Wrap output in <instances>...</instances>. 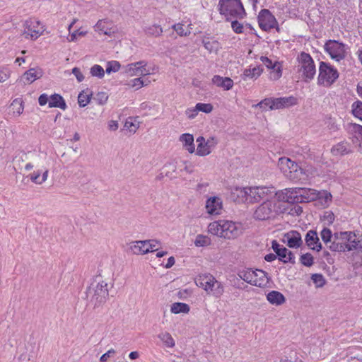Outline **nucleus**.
<instances>
[{"label":"nucleus","mask_w":362,"mask_h":362,"mask_svg":"<svg viewBox=\"0 0 362 362\" xmlns=\"http://www.w3.org/2000/svg\"><path fill=\"white\" fill-rule=\"evenodd\" d=\"M321 192L311 188H286L276 193V200H266L255 210L253 217L255 220L267 221L274 219L279 214L284 213V206L281 202L291 204L307 203L322 197Z\"/></svg>","instance_id":"nucleus-1"},{"label":"nucleus","mask_w":362,"mask_h":362,"mask_svg":"<svg viewBox=\"0 0 362 362\" xmlns=\"http://www.w3.org/2000/svg\"><path fill=\"white\" fill-rule=\"evenodd\" d=\"M328 248L332 252H344L359 250L362 245L354 232L344 231L334 233V240Z\"/></svg>","instance_id":"nucleus-2"},{"label":"nucleus","mask_w":362,"mask_h":362,"mask_svg":"<svg viewBox=\"0 0 362 362\" xmlns=\"http://www.w3.org/2000/svg\"><path fill=\"white\" fill-rule=\"evenodd\" d=\"M278 167L284 176L293 182H305L308 179L306 171L289 158H280Z\"/></svg>","instance_id":"nucleus-3"},{"label":"nucleus","mask_w":362,"mask_h":362,"mask_svg":"<svg viewBox=\"0 0 362 362\" xmlns=\"http://www.w3.org/2000/svg\"><path fill=\"white\" fill-rule=\"evenodd\" d=\"M86 298L94 304L99 306L104 303L109 296L108 284L101 276H96L86 290Z\"/></svg>","instance_id":"nucleus-4"},{"label":"nucleus","mask_w":362,"mask_h":362,"mask_svg":"<svg viewBox=\"0 0 362 362\" xmlns=\"http://www.w3.org/2000/svg\"><path fill=\"white\" fill-rule=\"evenodd\" d=\"M208 231L212 235L228 239L235 238L241 233L236 223L227 220H218L209 223Z\"/></svg>","instance_id":"nucleus-5"},{"label":"nucleus","mask_w":362,"mask_h":362,"mask_svg":"<svg viewBox=\"0 0 362 362\" xmlns=\"http://www.w3.org/2000/svg\"><path fill=\"white\" fill-rule=\"evenodd\" d=\"M196 284L203 288L208 294L220 298L224 293V286L210 274H199L195 279Z\"/></svg>","instance_id":"nucleus-6"},{"label":"nucleus","mask_w":362,"mask_h":362,"mask_svg":"<svg viewBox=\"0 0 362 362\" xmlns=\"http://www.w3.org/2000/svg\"><path fill=\"white\" fill-rule=\"evenodd\" d=\"M218 11L226 16V20L232 18H243L246 13L240 0H219Z\"/></svg>","instance_id":"nucleus-7"},{"label":"nucleus","mask_w":362,"mask_h":362,"mask_svg":"<svg viewBox=\"0 0 362 362\" xmlns=\"http://www.w3.org/2000/svg\"><path fill=\"white\" fill-rule=\"evenodd\" d=\"M296 59L298 71L301 75L302 80L310 82L316 74V68L312 57L308 53L301 52Z\"/></svg>","instance_id":"nucleus-8"},{"label":"nucleus","mask_w":362,"mask_h":362,"mask_svg":"<svg viewBox=\"0 0 362 362\" xmlns=\"http://www.w3.org/2000/svg\"><path fill=\"white\" fill-rule=\"evenodd\" d=\"M238 275L245 282L258 287H264L269 282L268 274L260 269H247L240 271Z\"/></svg>","instance_id":"nucleus-9"},{"label":"nucleus","mask_w":362,"mask_h":362,"mask_svg":"<svg viewBox=\"0 0 362 362\" xmlns=\"http://www.w3.org/2000/svg\"><path fill=\"white\" fill-rule=\"evenodd\" d=\"M339 72L337 69L329 63L321 62L319 66V75L317 82L319 85L325 87H330L339 78Z\"/></svg>","instance_id":"nucleus-10"},{"label":"nucleus","mask_w":362,"mask_h":362,"mask_svg":"<svg viewBox=\"0 0 362 362\" xmlns=\"http://www.w3.org/2000/svg\"><path fill=\"white\" fill-rule=\"evenodd\" d=\"M325 50L336 62H340L346 57L345 45L337 40H329L324 45Z\"/></svg>","instance_id":"nucleus-11"},{"label":"nucleus","mask_w":362,"mask_h":362,"mask_svg":"<svg viewBox=\"0 0 362 362\" xmlns=\"http://www.w3.org/2000/svg\"><path fill=\"white\" fill-rule=\"evenodd\" d=\"M42 33L43 29L40 26V22L39 21L36 19H29L24 22L22 35H23L25 39L35 40Z\"/></svg>","instance_id":"nucleus-12"},{"label":"nucleus","mask_w":362,"mask_h":362,"mask_svg":"<svg viewBox=\"0 0 362 362\" xmlns=\"http://www.w3.org/2000/svg\"><path fill=\"white\" fill-rule=\"evenodd\" d=\"M258 23L262 30L268 31L276 25L277 21L268 9H262L258 15Z\"/></svg>","instance_id":"nucleus-13"},{"label":"nucleus","mask_w":362,"mask_h":362,"mask_svg":"<svg viewBox=\"0 0 362 362\" xmlns=\"http://www.w3.org/2000/svg\"><path fill=\"white\" fill-rule=\"evenodd\" d=\"M146 62L144 61L137 62L136 63L128 64L125 68V72L129 76H145L149 74L148 71L146 69Z\"/></svg>","instance_id":"nucleus-14"},{"label":"nucleus","mask_w":362,"mask_h":362,"mask_svg":"<svg viewBox=\"0 0 362 362\" xmlns=\"http://www.w3.org/2000/svg\"><path fill=\"white\" fill-rule=\"evenodd\" d=\"M283 241L291 248H298L303 244L301 235L296 230H291L286 233L284 236Z\"/></svg>","instance_id":"nucleus-15"},{"label":"nucleus","mask_w":362,"mask_h":362,"mask_svg":"<svg viewBox=\"0 0 362 362\" xmlns=\"http://www.w3.org/2000/svg\"><path fill=\"white\" fill-rule=\"evenodd\" d=\"M267 187H248L249 195L251 198L250 202H259L260 199L265 198L267 195L273 193L271 189Z\"/></svg>","instance_id":"nucleus-16"},{"label":"nucleus","mask_w":362,"mask_h":362,"mask_svg":"<svg viewBox=\"0 0 362 362\" xmlns=\"http://www.w3.org/2000/svg\"><path fill=\"white\" fill-rule=\"evenodd\" d=\"M305 241L307 246L313 250L319 252L322 248V244L320 242V239L315 230H308L305 235Z\"/></svg>","instance_id":"nucleus-17"},{"label":"nucleus","mask_w":362,"mask_h":362,"mask_svg":"<svg viewBox=\"0 0 362 362\" xmlns=\"http://www.w3.org/2000/svg\"><path fill=\"white\" fill-rule=\"evenodd\" d=\"M348 131L354 144L362 148V126L356 123L348 124Z\"/></svg>","instance_id":"nucleus-18"},{"label":"nucleus","mask_w":362,"mask_h":362,"mask_svg":"<svg viewBox=\"0 0 362 362\" xmlns=\"http://www.w3.org/2000/svg\"><path fill=\"white\" fill-rule=\"evenodd\" d=\"M206 209L207 213L211 215L220 214L222 210L221 199L217 197L209 198L206 202Z\"/></svg>","instance_id":"nucleus-19"},{"label":"nucleus","mask_w":362,"mask_h":362,"mask_svg":"<svg viewBox=\"0 0 362 362\" xmlns=\"http://www.w3.org/2000/svg\"><path fill=\"white\" fill-rule=\"evenodd\" d=\"M298 103V100L293 96L275 98V110L288 108Z\"/></svg>","instance_id":"nucleus-20"},{"label":"nucleus","mask_w":362,"mask_h":362,"mask_svg":"<svg viewBox=\"0 0 362 362\" xmlns=\"http://www.w3.org/2000/svg\"><path fill=\"white\" fill-rule=\"evenodd\" d=\"M331 151L334 156H341L351 153L352 152V148L349 143L346 141H341L333 146Z\"/></svg>","instance_id":"nucleus-21"},{"label":"nucleus","mask_w":362,"mask_h":362,"mask_svg":"<svg viewBox=\"0 0 362 362\" xmlns=\"http://www.w3.org/2000/svg\"><path fill=\"white\" fill-rule=\"evenodd\" d=\"M42 76V71L41 69H35L34 68L28 69L25 71L22 76L21 80L24 81V83H31L35 80L41 78Z\"/></svg>","instance_id":"nucleus-22"},{"label":"nucleus","mask_w":362,"mask_h":362,"mask_svg":"<svg viewBox=\"0 0 362 362\" xmlns=\"http://www.w3.org/2000/svg\"><path fill=\"white\" fill-rule=\"evenodd\" d=\"M148 243L146 240H138L131 243L130 249L135 255H144L148 253Z\"/></svg>","instance_id":"nucleus-23"},{"label":"nucleus","mask_w":362,"mask_h":362,"mask_svg":"<svg viewBox=\"0 0 362 362\" xmlns=\"http://www.w3.org/2000/svg\"><path fill=\"white\" fill-rule=\"evenodd\" d=\"M212 82L217 86L222 87L227 90L231 89L233 86V81L231 78L222 77L218 75H216L213 77Z\"/></svg>","instance_id":"nucleus-24"},{"label":"nucleus","mask_w":362,"mask_h":362,"mask_svg":"<svg viewBox=\"0 0 362 362\" xmlns=\"http://www.w3.org/2000/svg\"><path fill=\"white\" fill-rule=\"evenodd\" d=\"M267 300L272 305H280L285 303L284 296L277 291H272L267 295Z\"/></svg>","instance_id":"nucleus-25"},{"label":"nucleus","mask_w":362,"mask_h":362,"mask_svg":"<svg viewBox=\"0 0 362 362\" xmlns=\"http://www.w3.org/2000/svg\"><path fill=\"white\" fill-rule=\"evenodd\" d=\"M49 107H59L63 110L66 109V104L63 97L59 94H53L49 97Z\"/></svg>","instance_id":"nucleus-26"},{"label":"nucleus","mask_w":362,"mask_h":362,"mask_svg":"<svg viewBox=\"0 0 362 362\" xmlns=\"http://www.w3.org/2000/svg\"><path fill=\"white\" fill-rule=\"evenodd\" d=\"M180 141L183 143V146L189 151V153H192L195 151V147L194 144V137L192 134H182L180 136Z\"/></svg>","instance_id":"nucleus-27"},{"label":"nucleus","mask_w":362,"mask_h":362,"mask_svg":"<svg viewBox=\"0 0 362 362\" xmlns=\"http://www.w3.org/2000/svg\"><path fill=\"white\" fill-rule=\"evenodd\" d=\"M262 71L263 69L259 66H255L252 69H245L243 74V78L244 80H246L247 78L256 79L261 75Z\"/></svg>","instance_id":"nucleus-28"},{"label":"nucleus","mask_w":362,"mask_h":362,"mask_svg":"<svg viewBox=\"0 0 362 362\" xmlns=\"http://www.w3.org/2000/svg\"><path fill=\"white\" fill-rule=\"evenodd\" d=\"M233 194H236L239 202H251L250 196L249 195L248 187H237L233 192Z\"/></svg>","instance_id":"nucleus-29"},{"label":"nucleus","mask_w":362,"mask_h":362,"mask_svg":"<svg viewBox=\"0 0 362 362\" xmlns=\"http://www.w3.org/2000/svg\"><path fill=\"white\" fill-rule=\"evenodd\" d=\"M272 247L276 252V255L279 257V259L283 262L286 257V253H288V249L278 243L276 240H273Z\"/></svg>","instance_id":"nucleus-30"},{"label":"nucleus","mask_w":362,"mask_h":362,"mask_svg":"<svg viewBox=\"0 0 362 362\" xmlns=\"http://www.w3.org/2000/svg\"><path fill=\"white\" fill-rule=\"evenodd\" d=\"M202 43L209 52H217L221 48L219 42L215 40H211L209 38H204Z\"/></svg>","instance_id":"nucleus-31"},{"label":"nucleus","mask_w":362,"mask_h":362,"mask_svg":"<svg viewBox=\"0 0 362 362\" xmlns=\"http://www.w3.org/2000/svg\"><path fill=\"white\" fill-rule=\"evenodd\" d=\"M269 78L273 81H276L281 78L282 75V66L281 64L277 61H275L274 66L270 69Z\"/></svg>","instance_id":"nucleus-32"},{"label":"nucleus","mask_w":362,"mask_h":362,"mask_svg":"<svg viewBox=\"0 0 362 362\" xmlns=\"http://www.w3.org/2000/svg\"><path fill=\"white\" fill-rule=\"evenodd\" d=\"M170 311L173 313H187L189 311V306L184 303H174L171 305Z\"/></svg>","instance_id":"nucleus-33"},{"label":"nucleus","mask_w":362,"mask_h":362,"mask_svg":"<svg viewBox=\"0 0 362 362\" xmlns=\"http://www.w3.org/2000/svg\"><path fill=\"white\" fill-rule=\"evenodd\" d=\"M107 22L104 20H99L95 25V30L110 36L114 32L107 26Z\"/></svg>","instance_id":"nucleus-34"},{"label":"nucleus","mask_w":362,"mask_h":362,"mask_svg":"<svg viewBox=\"0 0 362 362\" xmlns=\"http://www.w3.org/2000/svg\"><path fill=\"white\" fill-rule=\"evenodd\" d=\"M254 106L256 107H259L263 110H267V108L271 110H275V98H265Z\"/></svg>","instance_id":"nucleus-35"},{"label":"nucleus","mask_w":362,"mask_h":362,"mask_svg":"<svg viewBox=\"0 0 362 362\" xmlns=\"http://www.w3.org/2000/svg\"><path fill=\"white\" fill-rule=\"evenodd\" d=\"M158 337L169 348L175 346V341L169 332H164L158 334Z\"/></svg>","instance_id":"nucleus-36"},{"label":"nucleus","mask_w":362,"mask_h":362,"mask_svg":"<svg viewBox=\"0 0 362 362\" xmlns=\"http://www.w3.org/2000/svg\"><path fill=\"white\" fill-rule=\"evenodd\" d=\"M320 236L327 247L334 240V234H332L331 230L327 228H323L320 233Z\"/></svg>","instance_id":"nucleus-37"},{"label":"nucleus","mask_w":362,"mask_h":362,"mask_svg":"<svg viewBox=\"0 0 362 362\" xmlns=\"http://www.w3.org/2000/svg\"><path fill=\"white\" fill-rule=\"evenodd\" d=\"M217 143L218 141L214 137H210L207 141H204L201 148V152H207V155H209Z\"/></svg>","instance_id":"nucleus-38"},{"label":"nucleus","mask_w":362,"mask_h":362,"mask_svg":"<svg viewBox=\"0 0 362 362\" xmlns=\"http://www.w3.org/2000/svg\"><path fill=\"white\" fill-rule=\"evenodd\" d=\"M144 30L146 35L154 37H158L163 33V28L158 25L146 27Z\"/></svg>","instance_id":"nucleus-39"},{"label":"nucleus","mask_w":362,"mask_h":362,"mask_svg":"<svg viewBox=\"0 0 362 362\" xmlns=\"http://www.w3.org/2000/svg\"><path fill=\"white\" fill-rule=\"evenodd\" d=\"M353 115L362 121V101L356 100L351 105Z\"/></svg>","instance_id":"nucleus-40"},{"label":"nucleus","mask_w":362,"mask_h":362,"mask_svg":"<svg viewBox=\"0 0 362 362\" xmlns=\"http://www.w3.org/2000/svg\"><path fill=\"white\" fill-rule=\"evenodd\" d=\"M149 82V81L143 80L141 78L139 77L129 81L127 85L131 88L139 89L143 86H147Z\"/></svg>","instance_id":"nucleus-41"},{"label":"nucleus","mask_w":362,"mask_h":362,"mask_svg":"<svg viewBox=\"0 0 362 362\" xmlns=\"http://www.w3.org/2000/svg\"><path fill=\"white\" fill-rule=\"evenodd\" d=\"M194 244L197 247L207 246L211 244V239H210V238H209L206 235H198L196 237Z\"/></svg>","instance_id":"nucleus-42"},{"label":"nucleus","mask_w":362,"mask_h":362,"mask_svg":"<svg viewBox=\"0 0 362 362\" xmlns=\"http://www.w3.org/2000/svg\"><path fill=\"white\" fill-rule=\"evenodd\" d=\"M300 262L303 265L309 267L314 264V258L310 253L308 252L300 256Z\"/></svg>","instance_id":"nucleus-43"},{"label":"nucleus","mask_w":362,"mask_h":362,"mask_svg":"<svg viewBox=\"0 0 362 362\" xmlns=\"http://www.w3.org/2000/svg\"><path fill=\"white\" fill-rule=\"evenodd\" d=\"M90 73L92 76L102 78L105 75V71L103 68L98 64H95L90 68Z\"/></svg>","instance_id":"nucleus-44"},{"label":"nucleus","mask_w":362,"mask_h":362,"mask_svg":"<svg viewBox=\"0 0 362 362\" xmlns=\"http://www.w3.org/2000/svg\"><path fill=\"white\" fill-rule=\"evenodd\" d=\"M311 279L317 288H321L325 284V279L321 274H314L311 276Z\"/></svg>","instance_id":"nucleus-45"},{"label":"nucleus","mask_w":362,"mask_h":362,"mask_svg":"<svg viewBox=\"0 0 362 362\" xmlns=\"http://www.w3.org/2000/svg\"><path fill=\"white\" fill-rule=\"evenodd\" d=\"M120 64L117 61H112L107 63L105 71L107 74L117 72L119 70Z\"/></svg>","instance_id":"nucleus-46"},{"label":"nucleus","mask_w":362,"mask_h":362,"mask_svg":"<svg viewBox=\"0 0 362 362\" xmlns=\"http://www.w3.org/2000/svg\"><path fill=\"white\" fill-rule=\"evenodd\" d=\"M93 99L97 102L99 105H105L107 103L108 99V95L105 92H98Z\"/></svg>","instance_id":"nucleus-47"},{"label":"nucleus","mask_w":362,"mask_h":362,"mask_svg":"<svg viewBox=\"0 0 362 362\" xmlns=\"http://www.w3.org/2000/svg\"><path fill=\"white\" fill-rule=\"evenodd\" d=\"M90 100V95H86L83 94V93H80L78 96V103L79 106L82 107L86 106L89 103Z\"/></svg>","instance_id":"nucleus-48"},{"label":"nucleus","mask_w":362,"mask_h":362,"mask_svg":"<svg viewBox=\"0 0 362 362\" xmlns=\"http://www.w3.org/2000/svg\"><path fill=\"white\" fill-rule=\"evenodd\" d=\"M173 29L176 31V33L180 36H187L190 34V31H185L184 29V25L182 23H177L173 25Z\"/></svg>","instance_id":"nucleus-49"},{"label":"nucleus","mask_w":362,"mask_h":362,"mask_svg":"<svg viewBox=\"0 0 362 362\" xmlns=\"http://www.w3.org/2000/svg\"><path fill=\"white\" fill-rule=\"evenodd\" d=\"M197 109L198 111H201L205 113H209L213 110V106L210 103H197Z\"/></svg>","instance_id":"nucleus-50"},{"label":"nucleus","mask_w":362,"mask_h":362,"mask_svg":"<svg viewBox=\"0 0 362 362\" xmlns=\"http://www.w3.org/2000/svg\"><path fill=\"white\" fill-rule=\"evenodd\" d=\"M205 139L203 137V136H199L197 139V142L198 143V146H197V152L196 153L198 155V156H207V152H201V148H202V146L205 141Z\"/></svg>","instance_id":"nucleus-51"},{"label":"nucleus","mask_w":362,"mask_h":362,"mask_svg":"<svg viewBox=\"0 0 362 362\" xmlns=\"http://www.w3.org/2000/svg\"><path fill=\"white\" fill-rule=\"evenodd\" d=\"M148 243V252L157 251L158 250V246L160 245V241L157 240H146Z\"/></svg>","instance_id":"nucleus-52"},{"label":"nucleus","mask_w":362,"mask_h":362,"mask_svg":"<svg viewBox=\"0 0 362 362\" xmlns=\"http://www.w3.org/2000/svg\"><path fill=\"white\" fill-rule=\"evenodd\" d=\"M231 27L233 31L235 33H242L243 32V25L242 23H239L238 21H231Z\"/></svg>","instance_id":"nucleus-53"},{"label":"nucleus","mask_w":362,"mask_h":362,"mask_svg":"<svg viewBox=\"0 0 362 362\" xmlns=\"http://www.w3.org/2000/svg\"><path fill=\"white\" fill-rule=\"evenodd\" d=\"M322 220L327 221L328 225H331L334 221V215L330 211H325L322 216Z\"/></svg>","instance_id":"nucleus-54"},{"label":"nucleus","mask_w":362,"mask_h":362,"mask_svg":"<svg viewBox=\"0 0 362 362\" xmlns=\"http://www.w3.org/2000/svg\"><path fill=\"white\" fill-rule=\"evenodd\" d=\"M115 354V351L113 349H110L106 353L103 354L100 358V362H107L108 358L112 356Z\"/></svg>","instance_id":"nucleus-55"},{"label":"nucleus","mask_w":362,"mask_h":362,"mask_svg":"<svg viewBox=\"0 0 362 362\" xmlns=\"http://www.w3.org/2000/svg\"><path fill=\"white\" fill-rule=\"evenodd\" d=\"M260 60L268 69H271L274 66V62H273L272 59H269L267 57L262 56L260 57Z\"/></svg>","instance_id":"nucleus-56"},{"label":"nucleus","mask_w":362,"mask_h":362,"mask_svg":"<svg viewBox=\"0 0 362 362\" xmlns=\"http://www.w3.org/2000/svg\"><path fill=\"white\" fill-rule=\"evenodd\" d=\"M72 74L76 76L77 81L78 82H81L84 79V76L83 74L81 73V70L78 67H74L72 69Z\"/></svg>","instance_id":"nucleus-57"},{"label":"nucleus","mask_w":362,"mask_h":362,"mask_svg":"<svg viewBox=\"0 0 362 362\" xmlns=\"http://www.w3.org/2000/svg\"><path fill=\"white\" fill-rule=\"evenodd\" d=\"M283 262L295 264V257L291 251L288 250V253H286V257L283 259Z\"/></svg>","instance_id":"nucleus-58"},{"label":"nucleus","mask_w":362,"mask_h":362,"mask_svg":"<svg viewBox=\"0 0 362 362\" xmlns=\"http://www.w3.org/2000/svg\"><path fill=\"white\" fill-rule=\"evenodd\" d=\"M124 127L129 130L130 132H136L138 127H136L132 121L127 120L124 124Z\"/></svg>","instance_id":"nucleus-59"},{"label":"nucleus","mask_w":362,"mask_h":362,"mask_svg":"<svg viewBox=\"0 0 362 362\" xmlns=\"http://www.w3.org/2000/svg\"><path fill=\"white\" fill-rule=\"evenodd\" d=\"M85 35H86L85 32H82V31L79 32L78 30H76L70 35V37L68 38V40L69 42H74L76 40L77 37L83 36Z\"/></svg>","instance_id":"nucleus-60"},{"label":"nucleus","mask_w":362,"mask_h":362,"mask_svg":"<svg viewBox=\"0 0 362 362\" xmlns=\"http://www.w3.org/2000/svg\"><path fill=\"white\" fill-rule=\"evenodd\" d=\"M198 112H199V111H198V110L197 109V105H196V106H195V107H194V109H189H189H187V110H186V112H186V115H187V117H188L189 119H193V118H194V117L197 115Z\"/></svg>","instance_id":"nucleus-61"},{"label":"nucleus","mask_w":362,"mask_h":362,"mask_svg":"<svg viewBox=\"0 0 362 362\" xmlns=\"http://www.w3.org/2000/svg\"><path fill=\"white\" fill-rule=\"evenodd\" d=\"M30 178L31 180V181L35 184H38V185H40V172H37V173H33L32 174L30 175Z\"/></svg>","instance_id":"nucleus-62"},{"label":"nucleus","mask_w":362,"mask_h":362,"mask_svg":"<svg viewBox=\"0 0 362 362\" xmlns=\"http://www.w3.org/2000/svg\"><path fill=\"white\" fill-rule=\"evenodd\" d=\"M49 98L47 94H45V93L41 94L38 98V102H39L40 105H41V106L45 105L47 103V102L49 101Z\"/></svg>","instance_id":"nucleus-63"},{"label":"nucleus","mask_w":362,"mask_h":362,"mask_svg":"<svg viewBox=\"0 0 362 362\" xmlns=\"http://www.w3.org/2000/svg\"><path fill=\"white\" fill-rule=\"evenodd\" d=\"M119 127V124L117 121L115 120H110L108 122V129L110 131H116Z\"/></svg>","instance_id":"nucleus-64"}]
</instances>
